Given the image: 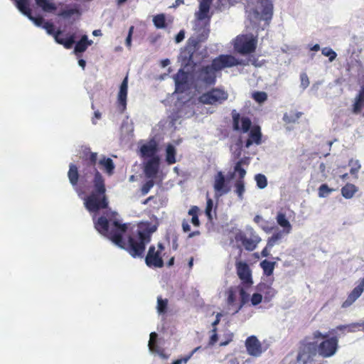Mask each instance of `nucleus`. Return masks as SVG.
Returning <instances> with one entry per match:
<instances>
[{
	"instance_id": "f257e3e1",
	"label": "nucleus",
	"mask_w": 364,
	"mask_h": 364,
	"mask_svg": "<svg viewBox=\"0 0 364 364\" xmlns=\"http://www.w3.org/2000/svg\"><path fill=\"white\" fill-rule=\"evenodd\" d=\"M80 159L82 160V164L81 175L79 173L77 166L74 164H70L68 177L70 184L75 187L79 181L82 184L86 183L89 176L93 175L90 192L84 198V205L90 213H96L109 206L105 179L96 168L98 154L97 152H92L89 146H82Z\"/></svg>"
},
{
	"instance_id": "f03ea898",
	"label": "nucleus",
	"mask_w": 364,
	"mask_h": 364,
	"mask_svg": "<svg viewBox=\"0 0 364 364\" xmlns=\"http://www.w3.org/2000/svg\"><path fill=\"white\" fill-rule=\"evenodd\" d=\"M92 220L95 228L99 233L127 250L134 258L144 257L146 245L151 241V231L147 229L139 230L136 235H129L126 241L123 235L127 230V224H122L117 220L108 219L104 215L97 219L93 216Z\"/></svg>"
},
{
	"instance_id": "7ed1b4c3",
	"label": "nucleus",
	"mask_w": 364,
	"mask_h": 364,
	"mask_svg": "<svg viewBox=\"0 0 364 364\" xmlns=\"http://www.w3.org/2000/svg\"><path fill=\"white\" fill-rule=\"evenodd\" d=\"M238 64L237 59L233 55H220L212 60L211 64L203 65L196 70V81L205 87L213 86L216 83L217 72L226 68H232Z\"/></svg>"
},
{
	"instance_id": "20e7f679",
	"label": "nucleus",
	"mask_w": 364,
	"mask_h": 364,
	"mask_svg": "<svg viewBox=\"0 0 364 364\" xmlns=\"http://www.w3.org/2000/svg\"><path fill=\"white\" fill-rule=\"evenodd\" d=\"M232 129L234 131L241 133H247L248 139L245 143V148H249L253 144L259 145L262 144V132L259 125L252 126V120L247 116H241L236 110L231 111Z\"/></svg>"
},
{
	"instance_id": "39448f33",
	"label": "nucleus",
	"mask_w": 364,
	"mask_h": 364,
	"mask_svg": "<svg viewBox=\"0 0 364 364\" xmlns=\"http://www.w3.org/2000/svg\"><path fill=\"white\" fill-rule=\"evenodd\" d=\"M228 98V93L219 87H214L198 97V102L203 105H218Z\"/></svg>"
},
{
	"instance_id": "423d86ee",
	"label": "nucleus",
	"mask_w": 364,
	"mask_h": 364,
	"mask_svg": "<svg viewBox=\"0 0 364 364\" xmlns=\"http://www.w3.org/2000/svg\"><path fill=\"white\" fill-rule=\"evenodd\" d=\"M164 249L161 242H159L157 247L151 245L145 257L146 264L150 268H162L164 266L162 254Z\"/></svg>"
},
{
	"instance_id": "0eeeda50",
	"label": "nucleus",
	"mask_w": 364,
	"mask_h": 364,
	"mask_svg": "<svg viewBox=\"0 0 364 364\" xmlns=\"http://www.w3.org/2000/svg\"><path fill=\"white\" fill-rule=\"evenodd\" d=\"M338 338L333 336L322 341L318 345L316 351H318L320 356L326 358L333 356L338 351Z\"/></svg>"
},
{
	"instance_id": "6e6552de",
	"label": "nucleus",
	"mask_w": 364,
	"mask_h": 364,
	"mask_svg": "<svg viewBox=\"0 0 364 364\" xmlns=\"http://www.w3.org/2000/svg\"><path fill=\"white\" fill-rule=\"evenodd\" d=\"M235 240L240 242L244 248L247 251H253L261 241L259 236L250 229L247 232H239L235 235Z\"/></svg>"
},
{
	"instance_id": "1a4fd4ad",
	"label": "nucleus",
	"mask_w": 364,
	"mask_h": 364,
	"mask_svg": "<svg viewBox=\"0 0 364 364\" xmlns=\"http://www.w3.org/2000/svg\"><path fill=\"white\" fill-rule=\"evenodd\" d=\"M316 355V348L314 343L309 342L302 344L299 349L296 356L297 364H311Z\"/></svg>"
},
{
	"instance_id": "9d476101",
	"label": "nucleus",
	"mask_w": 364,
	"mask_h": 364,
	"mask_svg": "<svg viewBox=\"0 0 364 364\" xmlns=\"http://www.w3.org/2000/svg\"><path fill=\"white\" fill-rule=\"evenodd\" d=\"M257 42L256 38H248L246 36H240L236 38L234 47L240 54H250L255 51Z\"/></svg>"
},
{
	"instance_id": "9b49d317",
	"label": "nucleus",
	"mask_w": 364,
	"mask_h": 364,
	"mask_svg": "<svg viewBox=\"0 0 364 364\" xmlns=\"http://www.w3.org/2000/svg\"><path fill=\"white\" fill-rule=\"evenodd\" d=\"M236 272L241 281V285L250 288L253 284L252 270L250 266L242 261L235 263Z\"/></svg>"
},
{
	"instance_id": "f8f14e48",
	"label": "nucleus",
	"mask_w": 364,
	"mask_h": 364,
	"mask_svg": "<svg viewBox=\"0 0 364 364\" xmlns=\"http://www.w3.org/2000/svg\"><path fill=\"white\" fill-rule=\"evenodd\" d=\"M261 13L257 10H254L255 18L264 20L269 24L273 16V4L271 0H259Z\"/></svg>"
},
{
	"instance_id": "ddd939ff",
	"label": "nucleus",
	"mask_w": 364,
	"mask_h": 364,
	"mask_svg": "<svg viewBox=\"0 0 364 364\" xmlns=\"http://www.w3.org/2000/svg\"><path fill=\"white\" fill-rule=\"evenodd\" d=\"M176 92L183 93L189 89V74L180 69L173 77Z\"/></svg>"
},
{
	"instance_id": "4468645a",
	"label": "nucleus",
	"mask_w": 364,
	"mask_h": 364,
	"mask_svg": "<svg viewBox=\"0 0 364 364\" xmlns=\"http://www.w3.org/2000/svg\"><path fill=\"white\" fill-rule=\"evenodd\" d=\"M128 90V77L126 76L121 83L119 90L117 95V107L121 113H123L127 109V99Z\"/></svg>"
},
{
	"instance_id": "2eb2a0df",
	"label": "nucleus",
	"mask_w": 364,
	"mask_h": 364,
	"mask_svg": "<svg viewBox=\"0 0 364 364\" xmlns=\"http://www.w3.org/2000/svg\"><path fill=\"white\" fill-rule=\"evenodd\" d=\"M247 353L250 355L259 356L262 352V345L255 336L248 337L245 341Z\"/></svg>"
},
{
	"instance_id": "dca6fc26",
	"label": "nucleus",
	"mask_w": 364,
	"mask_h": 364,
	"mask_svg": "<svg viewBox=\"0 0 364 364\" xmlns=\"http://www.w3.org/2000/svg\"><path fill=\"white\" fill-rule=\"evenodd\" d=\"M364 291V277L362 279L359 284L355 287L348 294L346 300L343 302L342 308H348L352 305L357 299L360 297Z\"/></svg>"
},
{
	"instance_id": "f3484780",
	"label": "nucleus",
	"mask_w": 364,
	"mask_h": 364,
	"mask_svg": "<svg viewBox=\"0 0 364 364\" xmlns=\"http://www.w3.org/2000/svg\"><path fill=\"white\" fill-rule=\"evenodd\" d=\"M213 188L219 196L226 194L229 192L230 188L228 187L225 176L222 171H218L214 178Z\"/></svg>"
},
{
	"instance_id": "a211bd4d",
	"label": "nucleus",
	"mask_w": 364,
	"mask_h": 364,
	"mask_svg": "<svg viewBox=\"0 0 364 364\" xmlns=\"http://www.w3.org/2000/svg\"><path fill=\"white\" fill-rule=\"evenodd\" d=\"M159 169V156L153 157L147 161L144 165V173L146 177L154 178L156 176Z\"/></svg>"
},
{
	"instance_id": "6ab92c4d",
	"label": "nucleus",
	"mask_w": 364,
	"mask_h": 364,
	"mask_svg": "<svg viewBox=\"0 0 364 364\" xmlns=\"http://www.w3.org/2000/svg\"><path fill=\"white\" fill-rule=\"evenodd\" d=\"M97 164L107 176H111L114 173L115 164L111 158L103 155L98 160Z\"/></svg>"
},
{
	"instance_id": "aec40b11",
	"label": "nucleus",
	"mask_w": 364,
	"mask_h": 364,
	"mask_svg": "<svg viewBox=\"0 0 364 364\" xmlns=\"http://www.w3.org/2000/svg\"><path fill=\"white\" fill-rule=\"evenodd\" d=\"M257 288L259 291L262 293V295L264 296L266 302L270 301L277 294V291L274 288L264 283L259 284Z\"/></svg>"
},
{
	"instance_id": "412c9836",
	"label": "nucleus",
	"mask_w": 364,
	"mask_h": 364,
	"mask_svg": "<svg viewBox=\"0 0 364 364\" xmlns=\"http://www.w3.org/2000/svg\"><path fill=\"white\" fill-rule=\"evenodd\" d=\"M245 289L247 288L241 284L237 286V291L240 295V303L237 304L236 308H235L234 314L238 313L243 306L249 301L250 295L247 293Z\"/></svg>"
},
{
	"instance_id": "4be33fe9",
	"label": "nucleus",
	"mask_w": 364,
	"mask_h": 364,
	"mask_svg": "<svg viewBox=\"0 0 364 364\" xmlns=\"http://www.w3.org/2000/svg\"><path fill=\"white\" fill-rule=\"evenodd\" d=\"M141 156L153 158L156 157L157 151V144L155 141L149 142V144H144L140 148Z\"/></svg>"
},
{
	"instance_id": "5701e85b",
	"label": "nucleus",
	"mask_w": 364,
	"mask_h": 364,
	"mask_svg": "<svg viewBox=\"0 0 364 364\" xmlns=\"http://www.w3.org/2000/svg\"><path fill=\"white\" fill-rule=\"evenodd\" d=\"M364 105V85H363L355 98L352 112L353 114H360Z\"/></svg>"
},
{
	"instance_id": "b1692460",
	"label": "nucleus",
	"mask_w": 364,
	"mask_h": 364,
	"mask_svg": "<svg viewBox=\"0 0 364 364\" xmlns=\"http://www.w3.org/2000/svg\"><path fill=\"white\" fill-rule=\"evenodd\" d=\"M62 35V32L58 31L56 32L55 35V41L63 45L66 49H70L73 44L75 43V36L74 35H71L67 38H62L60 36Z\"/></svg>"
},
{
	"instance_id": "393cba45",
	"label": "nucleus",
	"mask_w": 364,
	"mask_h": 364,
	"mask_svg": "<svg viewBox=\"0 0 364 364\" xmlns=\"http://www.w3.org/2000/svg\"><path fill=\"white\" fill-rule=\"evenodd\" d=\"M158 335L156 332L150 333V338L149 341V348L151 352H155L162 357H165L164 350L161 349L157 344Z\"/></svg>"
},
{
	"instance_id": "a878e982",
	"label": "nucleus",
	"mask_w": 364,
	"mask_h": 364,
	"mask_svg": "<svg viewBox=\"0 0 364 364\" xmlns=\"http://www.w3.org/2000/svg\"><path fill=\"white\" fill-rule=\"evenodd\" d=\"M92 41L89 40L86 35L81 37L80 40L75 44L74 51L76 54L85 52L87 47L92 44Z\"/></svg>"
},
{
	"instance_id": "bb28decb",
	"label": "nucleus",
	"mask_w": 364,
	"mask_h": 364,
	"mask_svg": "<svg viewBox=\"0 0 364 364\" xmlns=\"http://www.w3.org/2000/svg\"><path fill=\"white\" fill-rule=\"evenodd\" d=\"M277 222L279 226L284 228V232L289 234L291 230V225L287 219L284 213L279 212L276 217Z\"/></svg>"
},
{
	"instance_id": "cd10ccee",
	"label": "nucleus",
	"mask_w": 364,
	"mask_h": 364,
	"mask_svg": "<svg viewBox=\"0 0 364 364\" xmlns=\"http://www.w3.org/2000/svg\"><path fill=\"white\" fill-rule=\"evenodd\" d=\"M303 115V112H297L296 110H290L289 112H285L283 116V121L286 124H294L297 122L299 119Z\"/></svg>"
},
{
	"instance_id": "c85d7f7f",
	"label": "nucleus",
	"mask_w": 364,
	"mask_h": 364,
	"mask_svg": "<svg viewBox=\"0 0 364 364\" xmlns=\"http://www.w3.org/2000/svg\"><path fill=\"white\" fill-rule=\"evenodd\" d=\"M212 1L213 0H202L200 1L198 15V19L203 20L208 17Z\"/></svg>"
},
{
	"instance_id": "c756f323",
	"label": "nucleus",
	"mask_w": 364,
	"mask_h": 364,
	"mask_svg": "<svg viewBox=\"0 0 364 364\" xmlns=\"http://www.w3.org/2000/svg\"><path fill=\"white\" fill-rule=\"evenodd\" d=\"M357 191L358 188L354 184L350 183H346L341 188V194L346 199L353 198Z\"/></svg>"
},
{
	"instance_id": "7c9ffc66",
	"label": "nucleus",
	"mask_w": 364,
	"mask_h": 364,
	"mask_svg": "<svg viewBox=\"0 0 364 364\" xmlns=\"http://www.w3.org/2000/svg\"><path fill=\"white\" fill-rule=\"evenodd\" d=\"M237 292V286L231 287L228 289V290L227 291V304L228 306L236 308V306H237V304H236Z\"/></svg>"
},
{
	"instance_id": "2f4dec72",
	"label": "nucleus",
	"mask_w": 364,
	"mask_h": 364,
	"mask_svg": "<svg viewBox=\"0 0 364 364\" xmlns=\"http://www.w3.org/2000/svg\"><path fill=\"white\" fill-rule=\"evenodd\" d=\"M16 6L23 14L30 17L32 12L28 0H16Z\"/></svg>"
},
{
	"instance_id": "473e14b6",
	"label": "nucleus",
	"mask_w": 364,
	"mask_h": 364,
	"mask_svg": "<svg viewBox=\"0 0 364 364\" xmlns=\"http://www.w3.org/2000/svg\"><path fill=\"white\" fill-rule=\"evenodd\" d=\"M276 262H271L267 259H264L260 262V267L263 270L264 274L266 276H271L274 272Z\"/></svg>"
},
{
	"instance_id": "72a5a7b5",
	"label": "nucleus",
	"mask_w": 364,
	"mask_h": 364,
	"mask_svg": "<svg viewBox=\"0 0 364 364\" xmlns=\"http://www.w3.org/2000/svg\"><path fill=\"white\" fill-rule=\"evenodd\" d=\"M176 151L172 144H168L166 150V161L168 164H173L176 162Z\"/></svg>"
},
{
	"instance_id": "f704fd0d",
	"label": "nucleus",
	"mask_w": 364,
	"mask_h": 364,
	"mask_svg": "<svg viewBox=\"0 0 364 364\" xmlns=\"http://www.w3.org/2000/svg\"><path fill=\"white\" fill-rule=\"evenodd\" d=\"M153 22L157 28H164L166 27V17L164 14H157L154 16Z\"/></svg>"
},
{
	"instance_id": "c9c22d12",
	"label": "nucleus",
	"mask_w": 364,
	"mask_h": 364,
	"mask_svg": "<svg viewBox=\"0 0 364 364\" xmlns=\"http://www.w3.org/2000/svg\"><path fill=\"white\" fill-rule=\"evenodd\" d=\"M36 4L45 11H49L55 9V5L49 0H36Z\"/></svg>"
},
{
	"instance_id": "e433bc0d",
	"label": "nucleus",
	"mask_w": 364,
	"mask_h": 364,
	"mask_svg": "<svg viewBox=\"0 0 364 364\" xmlns=\"http://www.w3.org/2000/svg\"><path fill=\"white\" fill-rule=\"evenodd\" d=\"M235 193L240 199L243 198V194L245 191V181L242 180H237L235 183Z\"/></svg>"
},
{
	"instance_id": "4c0bfd02",
	"label": "nucleus",
	"mask_w": 364,
	"mask_h": 364,
	"mask_svg": "<svg viewBox=\"0 0 364 364\" xmlns=\"http://www.w3.org/2000/svg\"><path fill=\"white\" fill-rule=\"evenodd\" d=\"M168 299L161 297L157 299V311L159 314H165L167 311Z\"/></svg>"
},
{
	"instance_id": "58836bf2",
	"label": "nucleus",
	"mask_w": 364,
	"mask_h": 364,
	"mask_svg": "<svg viewBox=\"0 0 364 364\" xmlns=\"http://www.w3.org/2000/svg\"><path fill=\"white\" fill-rule=\"evenodd\" d=\"M255 179L258 188L263 189L267 186V179L266 176L262 173L256 174Z\"/></svg>"
},
{
	"instance_id": "ea45409f",
	"label": "nucleus",
	"mask_w": 364,
	"mask_h": 364,
	"mask_svg": "<svg viewBox=\"0 0 364 364\" xmlns=\"http://www.w3.org/2000/svg\"><path fill=\"white\" fill-rule=\"evenodd\" d=\"M332 191H333V188H330L327 184L323 183L319 186L318 194L319 197L324 198L328 196Z\"/></svg>"
},
{
	"instance_id": "a19ab883",
	"label": "nucleus",
	"mask_w": 364,
	"mask_h": 364,
	"mask_svg": "<svg viewBox=\"0 0 364 364\" xmlns=\"http://www.w3.org/2000/svg\"><path fill=\"white\" fill-rule=\"evenodd\" d=\"M252 98L258 103H262L267 100V95L265 92L257 91L252 94Z\"/></svg>"
},
{
	"instance_id": "79ce46f5",
	"label": "nucleus",
	"mask_w": 364,
	"mask_h": 364,
	"mask_svg": "<svg viewBox=\"0 0 364 364\" xmlns=\"http://www.w3.org/2000/svg\"><path fill=\"white\" fill-rule=\"evenodd\" d=\"M282 237V233L281 232H278L274 233L267 240V245L268 247H272L276 242L279 240Z\"/></svg>"
},
{
	"instance_id": "37998d69",
	"label": "nucleus",
	"mask_w": 364,
	"mask_h": 364,
	"mask_svg": "<svg viewBox=\"0 0 364 364\" xmlns=\"http://www.w3.org/2000/svg\"><path fill=\"white\" fill-rule=\"evenodd\" d=\"M234 171L238 173V179L244 181L246 171L241 166V162H237L234 166Z\"/></svg>"
},
{
	"instance_id": "c03bdc74",
	"label": "nucleus",
	"mask_w": 364,
	"mask_h": 364,
	"mask_svg": "<svg viewBox=\"0 0 364 364\" xmlns=\"http://www.w3.org/2000/svg\"><path fill=\"white\" fill-rule=\"evenodd\" d=\"M321 53L324 56H327L329 58V60L332 62L334 60L337 56L336 53L331 48L325 47L321 50Z\"/></svg>"
},
{
	"instance_id": "a18cd8bd",
	"label": "nucleus",
	"mask_w": 364,
	"mask_h": 364,
	"mask_svg": "<svg viewBox=\"0 0 364 364\" xmlns=\"http://www.w3.org/2000/svg\"><path fill=\"white\" fill-rule=\"evenodd\" d=\"M213 206V200L208 197V194H207V203H206V208H205V215L210 220H212L213 216H212V209Z\"/></svg>"
},
{
	"instance_id": "49530a36",
	"label": "nucleus",
	"mask_w": 364,
	"mask_h": 364,
	"mask_svg": "<svg viewBox=\"0 0 364 364\" xmlns=\"http://www.w3.org/2000/svg\"><path fill=\"white\" fill-rule=\"evenodd\" d=\"M154 181L153 178L147 181L141 188V192L143 196L146 195L149 191L154 187Z\"/></svg>"
},
{
	"instance_id": "de8ad7c7",
	"label": "nucleus",
	"mask_w": 364,
	"mask_h": 364,
	"mask_svg": "<svg viewBox=\"0 0 364 364\" xmlns=\"http://www.w3.org/2000/svg\"><path fill=\"white\" fill-rule=\"evenodd\" d=\"M346 332L348 333L356 332L357 331L361 330L360 322H355L346 324Z\"/></svg>"
},
{
	"instance_id": "09e8293b",
	"label": "nucleus",
	"mask_w": 364,
	"mask_h": 364,
	"mask_svg": "<svg viewBox=\"0 0 364 364\" xmlns=\"http://www.w3.org/2000/svg\"><path fill=\"white\" fill-rule=\"evenodd\" d=\"M200 348V347H197V348H194L188 355H187V356H186V357H184V358H181V359H177V360H174L171 364H181V363H186L188 361V360H189V359L193 356V354H194V353H196V351H197Z\"/></svg>"
},
{
	"instance_id": "8fccbe9b",
	"label": "nucleus",
	"mask_w": 364,
	"mask_h": 364,
	"mask_svg": "<svg viewBox=\"0 0 364 364\" xmlns=\"http://www.w3.org/2000/svg\"><path fill=\"white\" fill-rule=\"evenodd\" d=\"M250 301L253 306L258 305L262 301V295L259 293H255L252 294Z\"/></svg>"
},
{
	"instance_id": "3c124183",
	"label": "nucleus",
	"mask_w": 364,
	"mask_h": 364,
	"mask_svg": "<svg viewBox=\"0 0 364 364\" xmlns=\"http://www.w3.org/2000/svg\"><path fill=\"white\" fill-rule=\"evenodd\" d=\"M43 28H45L48 33L53 35L55 36L56 32H55L54 25L50 22H45L43 25Z\"/></svg>"
},
{
	"instance_id": "603ef678",
	"label": "nucleus",
	"mask_w": 364,
	"mask_h": 364,
	"mask_svg": "<svg viewBox=\"0 0 364 364\" xmlns=\"http://www.w3.org/2000/svg\"><path fill=\"white\" fill-rule=\"evenodd\" d=\"M29 16L30 17H28V18L30 20H31L38 26H40L45 23L44 18L41 16H33L31 13V16Z\"/></svg>"
},
{
	"instance_id": "864d4df0",
	"label": "nucleus",
	"mask_w": 364,
	"mask_h": 364,
	"mask_svg": "<svg viewBox=\"0 0 364 364\" xmlns=\"http://www.w3.org/2000/svg\"><path fill=\"white\" fill-rule=\"evenodd\" d=\"M301 85L303 88H306L309 85V80L306 73H303L300 75Z\"/></svg>"
},
{
	"instance_id": "5fc2aeb1",
	"label": "nucleus",
	"mask_w": 364,
	"mask_h": 364,
	"mask_svg": "<svg viewBox=\"0 0 364 364\" xmlns=\"http://www.w3.org/2000/svg\"><path fill=\"white\" fill-rule=\"evenodd\" d=\"M346 328H347L346 324V325H339V326H337L335 328L329 331L328 333L333 335L335 333H337L338 331L344 333L345 332H346Z\"/></svg>"
},
{
	"instance_id": "6e6d98bb",
	"label": "nucleus",
	"mask_w": 364,
	"mask_h": 364,
	"mask_svg": "<svg viewBox=\"0 0 364 364\" xmlns=\"http://www.w3.org/2000/svg\"><path fill=\"white\" fill-rule=\"evenodd\" d=\"M134 30V26H132L129 27L128 35H127V37L126 41H125L126 46L128 48H130L132 46V36Z\"/></svg>"
},
{
	"instance_id": "4d7b16f0",
	"label": "nucleus",
	"mask_w": 364,
	"mask_h": 364,
	"mask_svg": "<svg viewBox=\"0 0 364 364\" xmlns=\"http://www.w3.org/2000/svg\"><path fill=\"white\" fill-rule=\"evenodd\" d=\"M360 168V165L358 163V161H355L353 164V166L350 169V174L355 175V178H358L357 173L359 171Z\"/></svg>"
},
{
	"instance_id": "13d9d810",
	"label": "nucleus",
	"mask_w": 364,
	"mask_h": 364,
	"mask_svg": "<svg viewBox=\"0 0 364 364\" xmlns=\"http://www.w3.org/2000/svg\"><path fill=\"white\" fill-rule=\"evenodd\" d=\"M314 338H321L323 340L326 339V338L329 337L328 333H322L319 331H316L313 333Z\"/></svg>"
},
{
	"instance_id": "bf43d9fd",
	"label": "nucleus",
	"mask_w": 364,
	"mask_h": 364,
	"mask_svg": "<svg viewBox=\"0 0 364 364\" xmlns=\"http://www.w3.org/2000/svg\"><path fill=\"white\" fill-rule=\"evenodd\" d=\"M216 331H217L216 328L214 327V328L213 329V334L210 336V338L209 341L210 345H213L218 341V334L216 333Z\"/></svg>"
},
{
	"instance_id": "052dcab7",
	"label": "nucleus",
	"mask_w": 364,
	"mask_h": 364,
	"mask_svg": "<svg viewBox=\"0 0 364 364\" xmlns=\"http://www.w3.org/2000/svg\"><path fill=\"white\" fill-rule=\"evenodd\" d=\"M185 38V32L183 30L180 31L176 36L175 41L176 43L181 42Z\"/></svg>"
},
{
	"instance_id": "680f3d73",
	"label": "nucleus",
	"mask_w": 364,
	"mask_h": 364,
	"mask_svg": "<svg viewBox=\"0 0 364 364\" xmlns=\"http://www.w3.org/2000/svg\"><path fill=\"white\" fill-rule=\"evenodd\" d=\"M100 118H101V113H100V112L98 111V110H95L94 112V117L92 119V124H97L96 119H100Z\"/></svg>"
},
{
	"instance_id": "e2e57ef3",
	"label": "nucleus",
	"mask_w": 364,
	"mask_h": 364,
	"mask_svg": "<svg viewBox=\"0 0 364 364\" xmlns=\"http://www.w3.org/2000/svg\"><path fill=\"white\" fill-rule=\"evenodd\" d=\"M232 338H233V334L232 333H228L227 335V340L225 341L221 342L220 345L221 346H224L228 345L232 340Z\"/></svg>"
},
{
	"instance_id": "0e129e2a",
	"label": "nucleus",
	"mask_w": 364,
	"mask_h": 364,
	"mask_svg": "<svg viewBox=\"0 0 364 364\" xmlns=\"http://www.w3.org/2000/svg\"><path fill=\"white\" fill-rule=\"evenodd\" d=\"M271 249V247H268V246L267 245L261 252L262 256L265 257H268L270 255Z\"/></svg>"
},
{
	"instance_id": "69168bd1",
	"label": "nucleus",
	"mask_w": 364,
	"mask_h": 364,
	"mask_svg": "<svg viewBox=\"0 0 364 364\" xmlns=\"http://www.w3.org/2000/svg\"><path fill=\"white\" fill-rule=\"evenodd\" d=\"M198 208L197 206H193L188 210V214L190 215H192V217H193V215H198Z\"/></svg>"
},
{
	"instance_id": "338daca9",
	"label": "nucleus",
	"mask_w": 364,
	"mask_h": 364,
	"mask_svg": "<svg viewBox=\"0 0 364 364\" xmlns=\"http://www.w3.org/2000/svg\"><path fill=\"white\" fill-rule=\"evenodd\" d=\"M182 228L185 232H189L191 230V227L188 222L186 220H183L182 223Z\"/></svg>"
},
{
	"instance_id": "774afa93",
	"label": "nucleus",
	"mask_w": 364,
	"mask_h": 364,
	"mask_svg": "<svg viewBox=\"0 0 364 364\" xmlns=\"http://www.w3.org/2000/svg\"><path fill=\"white\" fill-rule=\"evenodd\" d=\"M191 223L192 224L194 225V226H199L200 225V221H199V219H198V215H193V217H192L191 218Z\"/></svg>"
}]
</instances>
